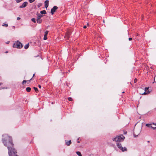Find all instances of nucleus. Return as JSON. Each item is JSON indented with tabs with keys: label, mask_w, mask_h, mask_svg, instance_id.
<instances>
[{
	"label": "nucleus",
	"mask_w": 156,
	"mask_h": 156,
	"mask_svg": "<svg viewBox=\"0 0 156 156\" xmlns=\"http://www.w3.org/2000/svg\"><path fill=\"white\" fill-rule=\"evenodd\" d=\"M2 26L3 27H7L8 26V24L7 23H4L3 24Z\"/></svg>",
	"instance_id": "6ab92c4d"
},
{
	"label": "nucleus",
	"mask_w": 156,
	"mask_h": 156,
	"mask_svg": "<svg viewBox=\"0 0 156 156\" xmlns=\"http://www.w3.org/2000/svg\"><path fill=\"white\" fill-rule=\"evenodd\" d=\"M66 144L67 146H69L71 143V140L69 141L65 140Z\"/></svg>",
	"instance_id": "9d476101"
},
{
	"label": "nucleus",
	"mask_w": 156,
	"mask_h": 156,
	"mask_svg": "<svg viewBox=\"0 0 156 156\" xmlns=\"http://www.w3.org/2000/svg\"><path fill=\"white\" fill-rule=\"evenodd\" d=\"M154 82L156 83V82H153V83H154Z\"/></svg>",
	"instance_id": "a18cd8bd"
},
{
	"label": "nucleus",
	"mask_w": 156,
	"mask_h": 156,
	"mask_svg": "<svg viewBox=\"0 0 156 156\" xmlns=\"http://www.w3.org/2000/svg\"><path fill=\"white\" fill-rule=\"evenodd\" d=\"M20 17H17V20H20Z\"/></svg>",
	"instance_id": "a878e982"
},
{
	"label": "nucleus",
	"mask_w": 156,
	"mask_h": 156,
	"mask_svg": "<svg viewBox=\"0 0 156 156\" xmlns=\"http://www.w3.org/2000/svg\"><path fill=\"white\" fill-rule=\"evenodd\" d=\"M147 142L149 143V141H147Z\"/></svg>",
	"instance_id": "c03bdc74"
},
{
	"label": "nucleus",
	"mask_w": 156,
	"mask_h": 156,
	"mask_svg": "<svg viewBox=\"0 0 156 156\" xmlns=\"http://www.w3.org/2000/svg\"><path fill=\"white\" fill-rule=\"evenodd\" d=\"M36 21L38 23H41L42 22V20L41 19L37 18Z\"/></svg>",
	"instance_id": "ddd939ff"
},
{
	"label": "nucleus",
	"mask_w": 156,
	"mask_h": 156,
	"mask_svg": "<svg viewBox=\"0 0 156 156\" xmlns=\"http://www.w3.org/2000/svg\"><path fill=\"white\" fill-rule=\"evenodd\" d=\"M2 137V142L8 148L9 156H18L16 154V150L13 147L14 144L11 137L6 134L3 135Z\"/></svg>",
	"instance_id": "f257e3e1"
},
{
	"label": "nucleus",
	"mask_w": 156,
	"mask_h": 156,
	"mask_svg": "<svg viewBox=\"0 0 156 156\" xmlns=\"http://www.w3.org/2000/svg\"><path fill=\"white\" fill-rule=\"evenodd\" d=\"M8 52L7 51H6L5 53H8Z\"/></svg>",
	"instance_id": "4c0bfd02"
},
{
	"label": "nucleus",
	"mask_w": 156,
	"mask_h": 156,
	"mask_svg": "<svg viewBox=\"0 0 156 156\" xmlns=\"http://www.w3.org/2000/svg\"><path fill=\"white\" fill-rule=\"evenodd\" d=\"M34 88L36 92H38V90L37 88L34 87Z\"/></svg>",
	"instance_id": "aec40b11"
},
{
	"label": "nucleus",
	"mask_w": 156,
	"mask_h": 156,
	"mask_svg": "<svg viewBox=\"0 0 156 156\" xmlns=\"http://www.w3.org/2000/svg\"><path fill=\"white\" fill-rule=\"evenodd\" d=\"M42 5L41 3H39L37 5V7L38 8H39Z\"/></svg>",
	"instance_id": "4be33fe9"
},
{
	"label": "nucleus",
	"mask_w": 156,
	"mask_h": 156,
	"mask_svg": "<svg viewBox=\"0 0 156 156\" xmlns=\"http://www.w3.org/2000/svg\"><path fill=\"white\" fill-rule=\"evenodd\" d=\"M27 2H25L22 4V5L20 6L19 8H25L27 5Z\"/></svg>",
	"instance_id": "6e6552de"
},
{
	"label": "nucleus",
	"mask_w": 156,
	"mask_h": 156,
	"mask_svg": "<svg viewBox=\"0 0 156 156\" xmlns=\"http://www.w3.org/2000/svg\"><path fill=\"white\" fill-rule=\"evenodd\" d=\"M141 130V128L140 127H134L133 131V136L134 137L137 136L140 133Z\"/></svg>",
	"instance_id": "f03ea898"
},
{
	"label": "nucleus",
	"mask_w": 156,
	"mask_h": 156,
	"mask_svg": "<svg viewBox=\"0 0 156 156\" xmlns=\"http://www.w3.org/2000/svg\"><path fill=\"white\" fill-rule=\"evenodd\" d=\"M66 37H67V38H69V37H68V35H66Z\"/></svg>",
	"instance_id": "2f4dec72"
},
{
	"label": "nucleus",
	"mask_w": 156,
	"mask_h": 156,
	"mask_svg": "<svg viewBox=\"0 0 156 156\" xmlns=\"http://www.w3.org/2000/svg\"><path fill=\"white\" fill-rule=\"evenodd\" d=\"M2 84V83H0V85H1Z\"/></svg>",
	"instance_id": "72a5a7b5"
},
{
	"label": "nucleus",
	"mask_w": 156,
	"mask_h": 156,
	"mask_svg": "<svg viewBox=\"0 0 156 156\" xmlns=\"http://www.w3.org/2000/svg\"><path fill=\"white\" fill-rule=\"evenodd\" d=\"M31 20L34 23H36V20L34 18H32L31 19Z\"/></svg>",
	"instance_id": "412c9836"
},
{
	"label": "nucleus",
	"mask_w": 156,
	"mask_h": 156,
	"mask_svg": "<svg viewBox=\"0 0 156 156\" xmlns=\"http://www.w3.org/2000/svg\"><path fill=\"white\" fill-rule=\"evenodd\" d=\"M26 90L28 92H29L31 90V88L30 87H27L26 88Z\"/></svg>",
	"instance_id": "f3484780"
},
{
	"label": "nucleus",
	"mask_w": 156,
	"mask_h": 156,
	"mask_svg": "<svg viewBox=\"0 0 156 156\" xmlns=\"http://www.w3.org/2000/svg\"><path fill=\"white\" fill-rule=\"evenodd\" d=\"M83 27L84 28H87V26H84Z\"/></svg>",
	"instance_id": "c756f323"
},
{
	"label": "nucleus",
	"mask_w": 156,
	"mask_h": 156,
	"mask_svg": "<svg viewBox=\"0 0 156 156\" xmlns=\"http://www.w3.org/2000/svg\"><path fill=\"white\" fill-rule=\"evenodd\" d=\"M116 144L118 148L119 149L121 150L122 151H126L127 150L126 147H122V146L121 144L120 143L117 142Z\"/></svg>",
	"instance_id": "39448f33"
},
{
	"label": "nucleus",
	"mask_w": 156,
	"mask_h": 156,
	"mask_svg": "<svg viewBox=\"0 0 156 156\" xmlns=\"http://www.w3.org/2000/svg\"><path fill=\"white\" fill-rule=\"evenodd\" d=\"M149 87H146L144 89L145 91L143 93L141 94H148L149 93L150 91L148 90Z\"/></svg>",
	"instance_id": "0eeeda50"
},
{
	"label": "nucleus",
	"mask_w": 156,
	"mask_h": 156,
	"mask_svg": "<svg viewBox=\"0 0 156 156\" xmlns=\"http://www.w3.org/2000/svg\"><path fill=\"white\" fill-rule=\"evenodd\" d=\"M126 133H127V132H125V134H126Z\"/></svg>",
	"instance_id": "a19ab883"
},
{
	"label": "nucleus",
	"mask_w": 156,
	"mask_h": 156,
	"mask_svg": "<svg viewBox=\"0 0 156 156\" xmlns=\"http://www.w3.org/2000/svg\"><path fill=\"white\" fill-rule=\"evenodd\" d=\"M152 124H154L155 125V126H156V123L155 124H154V123H152Z\"/></svg>",
	"instance_id": "473e14b6"
},
{
	"label": "nucleus",
	"mask_w": 156,
	"mask_h": 156,
	"mask_svg": "<svg viewBox=\"0 0 156 156\" xmlns=\"http://www.w3.org/2000/svg\"><path fill=\"white\" fill-rule=\"evenodd\" d=\"M126 133H127V132H125V134H126Z\"/></svg>",
	"instance_id": "ea45409f"
},
{
	"label": "nucleus",
	"mask_w": 156,
	"mask_h": 156,
	"mask_svg": "<svg viewBox=\"0 0 156 156\" xmlns=\"http://www.w3.org/2000/svg\"><path fill=\"white\" fill-rule=\"evenodd\" d=\"M29 46V43L26 44L24 46V48L25 49H27L28 48Z\"/></svg>",
	"instance_id": "4468645a"
},
{
	"label": "nucleus",
	"mask_w": 156,
	"mask_h": 156,
	"mask_svg": "<svg viewBox=\"0 0 156 156\" xmlns=\"http://www.w3.org/2000/svg\"><path fill=\"white\" fill-rule=\"evenodd\" d=\"M136 81H137V79H135L134 80V83H136Z\"/></svg>",
	"instance_id": "cd10ccee"
},
{
	"label": "nucleus",
	"mask_w": 156,
	"mask_h": 156,
	"mask_svg": "<svg viewBox=\"0 0 156 156\" xmlns=\"http://www.w3.org/2000/svg\"><path fill=\"white\" fill-rule=\"evenodd\" d=\"M124 93V92H122V93Z\"/></svg>",
	"instance_id": "37998d69"
},
{
	"label": "nucleus",
	"mask_w": 156,
	"mask_h": 156,
	"mask_svg": "<svg viewBox=\"0 0 156 156\" xmlns=\"http://www.w3.org/2000/svg\"><path fill=\"white\" fill-rule=\"evenodd\" d=\"M124 138V136L122 135H121L114 138L112 140L113 141L117 142L122 141Z\"/></svg>",
	"instance_id": "7ed1b4c3"
},
{
	"label": "nucleus",
	"mask_w": 156,
	"mask_h": 156,
	"mask_svg": "<svg viewBox=\"0 0 156 156\" xmlns=\"http://www.w3.org/2000/svg\"><path fill=\"white\" fill-rule=\"evenodd\" d=\"M70 34V33H69L68 34V35H69Z\"/></svg>",
	"instance_id": "f704fd0d"
},
{
	"label": "nucleus",
	"mask_w": 156,
	"mask_h": 156,
	"mask_svg": "<svg viewBox=\"0 0 156 156\" xmlns=\"http://www.w3.org/2000/svg\"><path fill=\"white\" fill-rule=\"evenodd\" d=\"M30 2V3H32L34 2L35 1V0H28Z\"/></svg>",
	"instance_id": "5701e85b"
},
{
	"label": "nucleus",
	"mask_w": 156,
	"mask_h": 156,
	"mask_svg": "<svg viewBox=\"0 0 156 156\" xmlns=\"http://www.w3.org/2000/svg\"><path fill=\"white\" fill-rule=\"evenodd\" d=\"M77 142H78V143H80V141H77Z\"/></svg>",
	"instance_id": "58836bf2"
},
{
	"label": "nucleus",
	"mask_w": 156,
	"mask_h": 156,
	"mask_svg": "<svg viewBox=\"0 0 156 156\" xmlns=\"http://www.w3.org/2000/svg\"><path fill=\"white\" fill-rule=\"evenodd\" d=\"M76 153L77 155H78V156H82V154L79 151H76Z\"/></svg>",
	"instance_id": "a211bd4d"
},
{
	"label": "nucleus",
	"mask_w": 156,
	"mask_h": 156,
	"mask_svg": "<svg viewBox=\"0 0 156 156\" xmlns=\"http://www.w3.org/2000/svg\"><path fill=\"white\" fill-rule=\"evenodd\" d=\"M48 2L49 1L48 0H46L44 2L45 7L46 8H47L48 6Z\"/></svg>",
	"instance_id": "f8f14e48"
},
{
	"label": "nucleus",
	"mask_w": 156,
	"mask_h": 156,
	"mask_svg": "<svg viewBox=\"0 0 156 156\" xmlns=\"http://www.w3.org/2000/svg\"><path fill=\"white\" fill-rule=\"evenodd\" d=\"M48 33V30H46L44 33V40H46L47 39V35Z\"/></svg>",
	"instance_id": "1a4fd4ad"
},
{
	"label": "nucleus",
	"mask_w": 156,
	"mask_h": 156,
	"mask_svg": "<svg viewBox=\"0 0 156 156\" xmlns=\"http://www.w3.org/2000/svg\"><path fill=\"white\" fill-rule=\"evenodd\" d=\"M38 87L40 88H41V86L40 85H38Z\"/></svg>",
	"instance_id": "c85d7f7f"
},
{
	"label": "nucleus",
	"mask_w": 156,
	"mask_h": 156,
	"mask_svg": "<svg viewBox=\"0 0 156 156\" xmlns=\"http://www.w3.org/2000/svg\"><path fill=\"white\" fill-rule=\"evenodd\" d=\"M146 126L150 128H152L154 129L156 128V127H153L152 126H151V124H147L146 125Z\"/></svg>",
	"instance_id": "9b49d317"
},
{
	"label": "nucleus",
	"mask_w": 156,
	"mask_h": 156,
	"mask_svg": "<svg viewBox=\"0 0 156 156\" xmlns=\"http://www.w3.org/2000/svg\"><path fill=\"white\" fill-rule=\"evenodd\" d=\"M27 81L24 80L22 82V84H23L24 83H26V82Z\"/></svg>",
	"instance_id": "b1692460"
},
{
	"label": "nucleus",
	"mask_w": 156,
	"mask_h": 156,
	"mask_svg": "<svg viewBox=\"0 0 156 156\" xmlns=\"http://www.w3.org/2000/svg\"><path fill=\"white\" fill-rule=\"evenodd\" d=\"M9 43V41H8L7 42H6V43L7 44H8Z\"/></svg>",
	"instance_id": "7c9ffc66"
},
{
	"label": "nucleus",
	"mask_w": 156,
	"mask_h": 156,
	"mask_svg": "<svg viewBox=\"0 0 156 156\" xmlns=\"http://www.w3.org/2000/svg\"><path fill=\"white\" fill-rule=\"evenodd\" d=\"M23 47V45L20 42L17 41L13 45V47L20 48Z\"/></svg>",
	"instance_id": "20e7f679"
},
{
	"label": "nucleus",
	"mask_w": 156,
	"mask_h": 156,
	"mask_svg": "<svg viewBox=\"0 0 156 156\" xmlns=\"http://www.w3.org/2000/svg\"><path fill=\"white\" fill-rule=\"evenodd\" d=\"M58 9V7L56 6H53L51 10V12L52 15H53L54 12H55L56 10Z\"/></svg>",
	"instance_id": "423d86ee"
},
{
	"label": "nucleus",
	"mask_w": 156,
	"mask_h": 156,
	"mask_svg": "<svg viewBox=\"0 0 156 156\" xmlns=\"http://www.w3.org/2000/svg\"><path fill=\"white\" fill-rule=\"evenodd\" d=\"M132 40V38L131 37H129V41H131Z\"/></svg>",
	"instance_id": "bb28decb"
},
{
	"label": "nucleus",
	"mask_w": 156,
	"mask_h": 156,
	"mask_svg": "<svg viewBox=\"0 0 156 156\" xmlns=\"http://www.w3.org/2000/svg\"><path fill=\"white\" fill-rule=\"evenodd\" d=\"M32 78H31L29 81H30V80H32Z\"/></svg>",
	"instance_id": "e433bc0d"
},
{
	"label": "nucleus",
	"mask_w": 156,
	"mask_h": 156,
	"mask_svg": "<svg viewBox=\"0 0 156 156\" xmlns=\"http://www.w3.org/2000/svg\"><path fill=\"white\" fill-rule=\"evenodd\" d=\"M68 100L69 101H72V99L71 98V97H69L68 98Z\"/></svg>",
	"instance_id": "393cba45"
},
{
	"label": "nucleus",
	"mask_w": 156,
	"mask_h": 156,
	"mask_svg": "<svg viewBox=\"0 0 156 156\" xmlns=\"http://www.w3.org/2000/svg\"><path fill=\"white\" fill-rule=\"evenodd\" d=\"M40 13H41V14H46V11L44 10H43V11H41L40 12Z\"/></svg>",
	"instance_id": "2eb2a0df"
},
{
	"label": "nucleus",
	"mask_w": 156,
	"mask_h": 156,
	"mask_svg": "<svg viewBox=\"0 0 156 156\" xmlns=\"http://www.w3.org/2000/svg\"><path fill=\"white\" fill-rule=\"evenodd\" d=\"M126 133H127V132H125V134H126Z\"/></svg>",
	"instance_id": "79ce46f5"
},
{
	"label": "nucleus",
	"mask_w": 156,
	"mask_h": 156,
	"mask_svg": "<svg viewBox=\"0 0 156 156\" xmlns=\"http://www.w3.org/2000/svg\"><path fill=\"white\" fill-rule=\"evenodd\" d=\"M42 16H43L42 15L40 14H38L37 15V18L41 19V17H42Z\"/></svg>",
	"instance_id": "dca6fc26"
},
{
	"label": "nucleus",
	"mask_w": 156,
	"mask_h": 156,
	"mask_svg": "<svg viewBox=\"0 0 156 156\" xmlns=\"http://www.w3.org/2000/svg\"><path fill=\"white\" fill-rule=\"evenodd\" d=\"M34 74L33 75V77H34Z\"/></svg>",
	"instance_id": "c9c22d12"
}]
</instances>
